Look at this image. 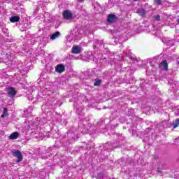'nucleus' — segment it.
Returning a JSON list of instances; mask_svg holds the SVG:
<instances>
[{
    "mask_svg": "<svg viewBox=\"0 0 179 179\" xmlns=\"http://www.w3.org/2000/svg\"><path fill=\"white\" fill-rule=\"evenodd\" d=\"M12 155L14 157H17V163H20L23 160V157L22 156V152L19 150H15L12 152Z\"/></svg>",
    "mask_w": 179,
    "mask_h": 179,
    "instance_id": "nucleus-1",
    "label": "nucleus"
},
{
    "mask_svg": "<svg viewBox=\"0 0 179 179\" xmlns=\"http://www.w3.org/2000/svg\"><path fill=\"white\" fill-rule=\"evenodd\" d=\"M172 126L174 129L177 128V127L179 126V118L175 120L173 122V124H172Z\"/></svg>",
    "mask_w": 179,
    "mask_h": 179,
    "instance_id": "nucleus-12",
    "label": "nucleus"
},
{
    "mask_svg": "<svg viewBox=\"0 0 179 179\" xmlns=\"http://www.w3.org/2000/svg\"><path fill=\"white\" fill-rule=\"evenodd\" d=\"M94 85L95 86H100V85H101V80H96Z\"/></svg>",
    "mask_w": 179,
    "mask_h": 179,
    "instance_id": "nucleus-16",
    "label": "nucleus"
},
{
    "mask_svg": "<svg viewBox=\"0 0 179 179\" xmlns=\"http://www.w3.org/2000/svg\"><path fill=\"white\" fill-rule=\"evenodd\" d=\"M80 111H82V108L76 110V113H78V114H79L80 113Z\"/></svg>",
    "mask_w": 179,
    "mask_h": 179,
    "instance_id": "nucleus-21",
    "label": "nucleus"
},
{
    "mask_svg": "<svg viewBox=\"0 0 179 179\" xmlns=\"http://www.w3.org/2000/svg\"><path fill=\"white\" fill-rule=\"evenodd\" d=\"M137 13H138V15H140L141 16H145V9L138 8L137 10Z\"/></svg>",
    "mask_w": 179,
    "mask_h": 179,
    "instance_id": "nucleus-13",
    "label": "nucleus"
},
{
    "mask_svg": "<svg viewBox=\"0 0 179 179\" xmlns=\"http://www.w3.org/2000/svg\"><path fill=\"white\" fill-rule=\"evenodd\" d=\"M65 71V66L64 64H57L55 67V71L58 73H62Z\"/></svg>",
    "mask_w": 179,
    "mask_h": 179,
    "instance_id": "nucleus-5",
    "label": "nucleus"
},
{
    "mask_svg": "<svg viewBox=\"0 0 179 179\" xmlns=\"http://www.w3.org/2000/svg\"><path fill=\"white\" fill-rule=\"evenodd\" d=\"M19 20H20L19 16H13L10 18V22H11V23H16V22H19Z\"/></svg>",
    "mask_w": 179,
    "mask_h": 179,
    "instance_id": "nucleus-10",
    "label": "nucleus"
},
{
    "mask_svg": "<svg viewBox=\"0 0 179 179\" xmlns=\"http://www.w3.org/2000/svg\"><path fill=\"white\" fill-rule=\"evenodd\" d=\"M94 61H95V62H97L98 59L96 58H94Z\"/></svg>",
    "mask_w": 179,
    "mask_h": 179,
    "instance_id": "nucleus-22",
    "label": "nucleus"
},
{
    "mask_svg": "<svg viewBox=\"0 0 179 179\" xmlns=\"http://www.w3.org/2000/svg\"><path fill=\"white\" fill-rule=\"evenodd\" d=\"M109 145H110L109 143L104 145L105 150H106L107 152H111V150H113L114 148H117L114 144H112V147L107 148V146Z\"/></svg>",
    "mask_w": 179,
    "mask_h": 179,
    "instance_id": "nucleus-7",
    "label": "nucleus"
},
{
    "mask_svg": "<svg viewBox=\"0 0 179 179\" xmlns=\"http://www.w3.org/2000/svg\"><path fill=\"white\" fill-rule=\"evenodd\" d=\"M79 2H83L85 0H78Z\"/></svg>",
    "mask_w": 179,
    "mask_h": 179,
    "instance_id": "nucleus-23",
    "label": "nucleus"
},
{
    "mask_svg": "<svg viewBox=\"0 0 179 179\" xmlns=\"http://www.w3.org/2000/svg\"><path fill=\"white\" fill-rule=\"evenodd\" d=\"M166 45L168 47H172V45H174V42L173 41V40L168 41V43H166Z\"/></svg>",
    "mask_w": 179,
    "mask_h": 179,
    "instance_id": "nucleus-17",
    "label": "nucleus"
},
{
    "mask_svg": "<svg viewBox=\"0 0 179 179\" xmlns=\"http://www.w3.org/2000/svg\"><path fill=\"white\" fill-rule=\"evenodd\" d=\"M17 138H19V133L17 132H14L9 136V139H11L13 141L15 139H17Z\"/></svg>",
    "mask_w": 179,
    "mask_h": 179,
    "instance_id": "nucleus-9",
    "label": "nucleus"
},
{
    "mask_svg": "<svg viewBox=\"0 0 179 179\" xmlns=\"http://www.w3.org/2000/svg\"><path fill=\"white\" fill-rule=\"evenodd\" d=\"M63 17H64L66 20L72 19L73 14L71 10H66L63 12Z\"/></svg>",
    "mask_w": 179,
    "mask_h": 179,
    "instance_id": "nucleus-3",
    "label": "nucleus"
},
{
    "mask_svg": "<svg viewBox=\"0 0 179 179\" xmlns=\"http://www.w3.org/2000/svg\"><path fill=\"white\" fill-rule=\"evenodd\" d=\"M8 108H4L3 114L1 115V118H3L4 117H8Z\"/></svg>",
    "mask_w": 179,
    "mask_h": 179,
    "instance_id": "nucleus-15",
    "label": "nucleus"
},
{
    "mask_svg": "<svg viewBox=\"0 0 179 179\" xmlns=\"http://www.w3.org/2000/svg\"><path fill=\"white\" fill-rule=\"evenodd\" d=\"M16 93H17V92H16V90H15L13 87H8V97H14L15 96H16Z\"/></svg>",
    "mask_w": 179,
    "mask_h": 179,
    "instance_id": "nucleus-2",
    "label": "nucleus"
},
{
    "mask_svg": "<svg viewBox=\"0 0 179 179\" xmlns=\"http://www.w3.org/2000/svg\"><path fill=\"white\" fill-rule=\"evenodd\" d=\"M175 114L176 115H179V106L176 108Z\"/></svg>",
    "mask_w": 179,
    "mask_h": 179,
    "instance_id": "nucleus-18",
    "label": "nucleus"
},
{
    "mask_svg": "<svg viewBox=\"0 0 179 179\" xmlns=\"http://www.w3.org/2000/svg\"><path fill=\"white\" fill-rule=\"evenodd\" d=\"M152 71H155V69H152Z\"/></svg>",
    "mask_w": 179,
    "mask_h": 179,
    "instance_id": "nucleus-25",
    "label": "nucleus"
},
{
    "mask_svg": "<svg viewBox=\"0 0 179 179\" xmlns=\"http://www.w3.org/2000/svg\"><path fill=\"white\" fill-rule=\"evenodd\" d=\"M71 52L73 54H80L82 52V48L79 45H74L71 49Z\"/></svg>",
    "mask_w": 179,
    "mask_h": 179,
    "instance_id": "nucleus-4",
    "label": "nucleus"
},
{
    "mask_svg": "<svg viewBox=\"0 0 179 179\" xmlns=\"http://www.w3.org/2000/svg\"><path fill=\"white\" fill-rule=\"evenodd\" d=\"M134 1H138V0H134Z\"/></svg>",
    "mask_w": 179,
    "mask_h": 179,
    "instance_id": "nucleus-26",
    "label": "nucleus"
},
{
    "mask_svg": "<svg viewBox=\"0 0 179 179\" xmlns=\"http://www.w3.org/2000/svg\"><path fill=\"white\" fill-rule=\"evenodd\" d=\"M61 36V32L59 31H56L53 34L51 35L50 36V40H55L56 38H58Z\"/></svg>",
    "mask_w": 179,
    "mask_h": 179,
    "instance_id": "nucleus-8",
    "label": "nucleus"
},
{
    "mask_svg": "<svg viewBox=\"0 0 179 179\" xmlns=\"http://www.w3.org/2000/svg\"><path fill=\"white\" fill-rule=\"evenodd\" d=\"M109 23H114L117 20V16L110 14L107 19Z\"/></svg>",
    "mask_w": 179,
    "mask_h": 179,
    "instance_id": "nucleus-6",
    "label": "nucleus"
},
{
    "mask_svg": "<svg viewBox=\"0 0 179 179\" xmlns=\"http://www.w3.org/2000/svg\"><path fill=\"white\" fill-rule=\"evenodd\" d=\"M154 19H155V20H157V21L160 20V15H155Z\"/></svg>",
    "mask_w": 179,
    "mask_h": 179,
    "instance_id": "nucleus-19",
    "label": "nucleus"
},
{
    "mask_svg": "<svg viewBox=\"0 0 179 179\" xmlns=\"http://www.w3.org/2000/svg\"><path fill=\"white\" fill-rule=\"evenodd\" d=\"M177 22L179 24V18L177 20Z\"/></svg>",
    "mask_w": 179,
    "mask_h": 179,
    "instance_id": "nucleus-24",
    "label": "nucleus"
},
{
    "mask_svg": "<svg viewBox=\"0 0 179 179\" xmlns=\"http://www.w3.org/2000/svg\"><path fill=\"white\" fill-rule=\"evenodd\" d=\"M126 57H128L131 60H135V57H134V55L131 52H126Z\"/></svg>",
    "mask_w": 179,
    "mask_h": 179,
    "instance_id": "nucleus-14",
    "label": "nucleus"
},
{
    "mask_svg": "<svg viewBox=\"0 0 179 179\" xmlns=\"http://www.w3.org/2000/svg\"><path fill=\"white\" fill-rule=\"evenodd\" d=\"M160 68L163 66L164 69H167V61L163 60L159 64Z\"/></svg>",
    "mask_w": 179,
    "mask_h": 179,
    "instance_id": "nucleus-11",
    "label": "nucleus"
},
{
    "mask_svg": "<svg viewBox=\"0 0 179 179\" xmlns=\"http://www.w3.org/2000/svg\"><path fill=\"white\" fill-rule=\"evenodd\" d=\"M155 2L157 5H162V0H155Z\"/></svg>",
    "mask_w": 179,
    "mask_h": 179,
    "instance_id": "nucleus-20",
    "label": "nucleus"
}]
</instances>
